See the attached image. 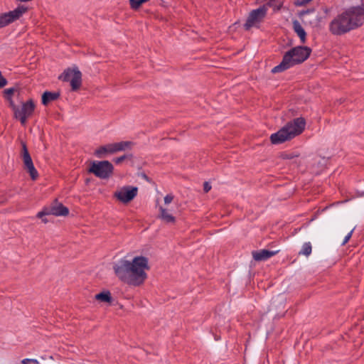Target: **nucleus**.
Instances as JSON below:
<instances>
[{"label": "nucleus", "instance_id": "nucleus-1", "mask_svg": "<svg viewBox=\"0 0 364 364\" xmlns=\"http://www.w3.org/2000/svg\"><path fill=\"white\" fill-rule=\"evenodd\" d=\"M113 269L120 281L130 286L139 287L147 278L149 260L143 256L135 257L132 261L122 259L114 264Z\"/></svg>", "mask_w": 364, "mask_h": 364}, {"label": "nucleus", "instance_id": "nucleus-2", "mask_svg": "<svg viewBox=\"0 0 364 364\" xmlns=\"http://www.w3.org/2000/svg\"><path fill=\"white\" fill-rule=\"evenodd\" d=\"M364 23V2L351 6L337 15L328 25L330 33L335 36L343 35L356 29Z\"/></svg>", "mask_w": 364, "mask_h": 364}, {"label": "nucleus", "instance_id": "nucleus-3", "mask_svg": "<svg viewBox=\"0 0 364 364\" xmlns=\"http://www.w3.org/2000/svg\"><path fill=\"white\" fill-rule=\"evenodd\" d=\"M311 49L307 46H296L287 53L283 56L282 62L272 68V73H282L297 64L305 61L310 55Z\"/></svg>", "mask_w": 364, "mask_h": 364}, {"label": "nucleus", "instance_id": "nucleus-4", "mask_svg": "<svg viewBox=\"0 0 364 364\" xmlns=\"http://www.w3.org/2000/svg\"><path fill=\"white\" fill-rule=\"evenodd\" d=\"M306 121L303 117H298L289 122L277 132L270 136L271 142L274 144H282L291 140L299 135L304 130Z\"/></svg>", "mask_w": 364, "mask_h": 364}, {"label": "nucleus", "instance_id": "nucleus-5", "mask_svg": "<svg viewBox=\"0 0 364 364\" xmlns=\"http://www.w3.org/2000/svg\"><path fill=\"white\" fill-rule=\"evenodd\" d=\"M114 166L109 161H93L87 171L101 179L109 178L113 173Z\"/></svg>", "mask_w": 364, "mask_h": 364}, {"label": "nucleus", "instance_id": "nucleus-6", "mask_svg": "<svg viewBox=\"0 0 364 364\" xmlns=\"http://www.w3.org/2000/svg\"><path fill=\"white\" fill-rule=\"evenodd\" d=\"M267 15V6H262L259 8L252 10L244 24L245 30H250L252 27H259L261 22Z\"/></svg>", "mask_w": 364, "mask_h": 364}, {"label": "nucleus", "instance_id": "nucleus-7", "mask_svg": "<svg viewBox=\"0 0 364 364\" xmlns=\"http://www.w3.org/2000/svg\"><path fill=\"white\" fill-rule=\"evenodd\" d=\"M35 104L33 100H29L22 104L21 107H18L14 112V117L19 119L21 124L25 126L27 122V119L29 118L34 112Z\"/></svg>", "mask_w": 364, "mask_h": 364}, {"label": "nucleus", "instance_id": "nucleus-8", "mask_svg": "<svg viewBox=\"0 0 364 364\" xmlns=\"http://www.w3.org/2000/svg\"><path fill=\"white\" fill-rule=\"evenodd\" d=\"M59 78L70 82L73 91L77 90L82 85V74L77 68L65 70Z\"/></svg>", "mask_w": 364, "mask_h": 364}, {"label": "nucleus", "instance_id": "nucleus-9", "mask_svg": "<svg viewBox=\"0 0 364 364\" xmlns=\"http://www.w3.org/2000/svg\"><path fill=\"white\" fill-rule=\"evenodd\" d=\"M137 187L126 186L116 191L114 196L121 203L127 204L137 196Z\"/></svg>", "mask_w": 364, "mask_h": 364}, {"label": "nucleus", "instance_id": "nucleus-10", "mask_svg": "<svg viewBox=\"0 0 364 364\" xmlns=\"http://www.w3.org/2000/svg\"><path fill=\"white\" fill-rule=\"evenodd\" d=\"M27 11V8L19 6L13 11L0 14V28L18 19Z\"/></svg>", "mask_w": 364, "mask_h": 364}, {"label": "nucleus", "instance_id": "nucleus-11", "mask_svg": "<svg viewBox=\"0 0 364 364\" xmlns=\"http://www.w3.org/2000/svg\"><path fill=\"white\" fill-rule=\"evenodd\" d=\"M68 213L69 210L68 208L64 206L62 203H55L51 205L49 209L39 212L37 214V217L42 218V221L46 223L48 220L46 218H43L44 215H53L55 216H66Z\"/></svg>", "mask_w": 364, "mask_h": 364}, {"label": "nucleus", "instance_id": "nucleus-12", "mask_svg": "<svg viewBox=\"0 0 364 364\" xmlns=\"http://www.w3.org/2000/svg\"><path fill=\"white\" fill-rule=\"evenodd\" d=\"M23 162V168L29 173L31 179L35 181L38 177V173L34 167L32 159L30 155L22 157Z\"/></svg>", "mask_w": 364, "mask_h": 364}, {"label": "nucleus", "instance_id": "nucleus-13", "mask_svg": "<svg viewBox=\"0 0 364 364\" xmlns=\"http://www.w3.org/2000/svg\"><path fill=\"white\" fill-rule=\"evenodd\" d=\"M279 252V250L269 251L267 250H260L258 251H253L252 255L255 261H264L272 257Z\"/></svg>", "mask_w": 364, "mask_h": 364}, {"label": "nucleus", "instance_id": "nucleus-14", "mask_svg": "<svg viewBox=\"0 0 364 364\" xmlns=\"http://www.w3.org/2000/svg\"><path fill=\"white\" fill-rule=\"evenodd\" d=\"M115 153L114 143L101 146L95 151V155L98 158H103L107 154H113Z\"/></svg>", "mask_w": 364, "mask_h": 364}, {"label": "nucleus", "instance_id": "nucleus-15", "mask_svg": "<svg viewBox=\"0 0 364 364\" xmlns=\"http://www.w3.org/2000/svg\"><path fill=\"white\" fill-rule=\"evenodd\" d=\"M293 28L295 33L299 37L301 42L304 43L306 42V33L300 23L298 21H294L293 22Z\"/></svg>", "mask_w": 364, "mask_h": 364}, {"label": "nucleus", "instance_id": "nucleus-16", "mask_svg": "<svg viewBox=\"0 0 364 364\" xmlns=\"http://www.w3.org/2000/svg\"><path fill=\"white\" fill-rule=\"evenodd\" d=\"M160 210V218L166 223H174L176 221L175 217H173L167 209L163 207L159 208Z\"/></svg>", "mask_w": 364, "mask_h": 364}, {"label": "nucleus", "instance_id": "nucleus-17", "mask_svg": "<svg viewBox=\"0 0 364 364\" xmlns=\"http://www.w3.org/2000/svg\"><path fill=\"white\" fill-rule=\"evenodd\" d=\"M60 96L59 92H45L42 95V103L47 105L49 102L57 100Z\"/></svg>", "mask_w": 364, "mask_h": 364}, {"label": "nucleus", "instance_id": "nucleus-18", "mask_svg": "<svg viewBox=\"0 0 364 364\" xmlns=\"http://www.w3.org/2000/svg\"><path fill=\"white\" fill-rule=\"evenodd\" d=\"M133 142L129 141H124L114 143L115 152L131 149L133 146Z\"/></svg>", "mask_w": 364, "mask_h": 364}, {"label": "nucleus", "instance_id": "nucleus-19", "mask_svg": "<svg viewBox=\"0 0 364 364\" xmlns=\"http://www.w3.org/2000/svg\"><path fill=\"white\" fill-rule=\"evenodd\" d=\"M95 298L96 300L102 302L111 303L112 301L111 293L109 291H102L96 294Z\"/></svg>", "mask_w": 364, "mask_h": 364}, {"label": "nucleus", "instance_id": "nucleus-20", "mask_svg": "<svg viewBox=\"0 0 364 364\" xmlns=\"http://www.w3.org/2000/svg\"><path fill=\"white\" fill-rule=\"evenodd\" d=\"M312 245L310 242H304L301 247V249L299 252V255H304L309 257L311 254Z\"/></svg>", "mask_w": 364, "mask_h": 364}, {"label": "nucleus", "instance_id": "nucleus-21", "mask_svg": "<svg viewBox=\"0 0 364 364\" xmlns=\"http://www.w3.org/2000/svg\"><path fill=\"white\" fill-rule=\"evenodd\" d=\"M149 0H129L131 8L133 9H137L140 7V6L149 1Z\"/></svg>", "mask_w": 364, "mask_h": 364}, {"label": "nucleus", "instance_id": "nucleus-22", "mask_svg": "<svg viewBox=\"0 0 364 364\" xmlns=\"http://www.w3.org/2000/svg\"><path fill=\"white\" fill-rule=\"evenodd\" d=\"M263 6H267V10L269 7H272L274 10H279L281 7L280 4H278V2L276 0H269L267 4H264Z\"/></svg>", "mask_w": 364, "mask_h": 364}, {"label": "nucleus", "instance_id": "nucleus-23", "mask_svg": "<svg viewBox=\"0 0 364 364\" xmlns=\"http://www.w3.org/2000/svg\"><path fill=\"white\" fill-rule=\"evenodd\" d=\"M22 150H21V157H24L26 156L30 155L26 144L25 142L21 141Z\"/></svg>", "mask_w": 364, "mask_h": 364}, {"label": "nucleus", "instance_id": "nucleus-24", "mask_svg": "<svg viewBox=\"0 0 364 364\" xmlns=\"http://www.w3.org/2000/svg\"><path fill=\"white\" fill-rule=\"evenodd\" d=\"M16 89L14 88V87H10V88H8V89H6L4 90V95H5V97L7 98L9 97V96H11L16 92Z\"/></svg>", "mask_w": 364, "mask_h": 364}, {"label": "nucleus", "instance_id": "nucleus-25", "mask_svg": "<svg viewBox=\"0 0 364 364\" xmlns=\"http://www.w3.org/2000/svg\"><path fill=\"white\" fill-rule=\"evenodd\" d=\"M355 230V228H353L348 233V235L345 237L343 241L342 242L341 245H345L350 239L352 234Z\"/></svg>", "mask_w": 364, "mask_h": 364}, {"label": "nucleus", "instance_id": "nucleus-26", "mask_svg": "<svg viewBox=\"0 0 364 364\" xmlns=\"http://www.w3.org/2000/svg\"><path fill=\"white\" fill-rule=\"evenodd\" d=\"M6 99L9 101L10 107L12 109L13 112H14L18 107V106L14 103L11 96H9V97Z\"/></svg>", "mask_w": 364, "mask_h": 364}, {"label": "nucleus", "instance_id": "nucleus-27", "mask_svg": "<svg viewBox=\"0 0 364 364\" xmlns=\"http://www.w3.org/2000/svg\"><path fill=\"white\" fill-rule=\"evenodd\" d=\"M173 196L171 194H168L164 197L165 204H169L172 202Z\"/></svg>", "mask_w": 364, "mask_h": 364}, {"label": "nucleus", "instance_id": "nucleus-28", "mask_svg": "<svg viewBox=\"0 0 364 364\" xmlns=\"http://www.w3.org/2000/svg\"><path fill=\"white\" fill-rule=\"evenodd\" d=\"M6 79L2 76L1 73L0 72V88L4 87L5 85H6Z\"/></svg>", "mask_w": 364, "mask_h": 364}, {"label": "nucleus", "instance_id": "nucleus-29", "mask_svg": "<svg viewBox=\"0 0 364 364\" xmlns=\"http://www.w3.org/2000/svg\"><path fill=\"white\" fill-rule=\"evenodd\" d=\"M309 4L308 0H297L295 4L298 6H303Z\"/></svg>", "mask_w": 364, "mask_h": 364}, {"label": "nucleus", "instance_id": "nucleus-30", "mask_svg": "<svg viewBox=\"0 0 364 364\" xmlns=\"http://www.w3.org/2000/svg\"><path fill=\"white\" fill-rule=\"evenodd\" d=\"M127 158V156L126 155H124V156H119V157H117L116 159H114V162L116 164H120L122 163L125 159Z\"/></svg>", "mask_w": 364, "mask_h": 364}, {"label": "nucleus", "instance_id": "nucleus-31", "mask_svg": "<svg viewBox=\"0 0 364 364\" xmlns=\"http://www.w3.org/2000/svg\"><path fill=\"white\" fill-rule=\"evenodd\" d=\"M211 189V186L209 183L205 182L203 184V190L205 193H208Z\"/></svg>", "mask_w": 364, "mask_h": 364}, {"label": "nucleus", "instance_id": "nucleus-32", "mask_svg": "<svg viewBox=\"0 0 364 364\" xmlns=\"http://www.w3.org/2000/svg\"><path fill=\"white\" fill-rule=\"evenodd\" d=\"M294 156H295L291 154H287L284 155V159H292L294 158Z\"/></svg>", "mask_w": 364, "mask_h": 364}, {"label": "nucleus", "instance_id": "nucleus-33", "mask_svg": "<svg viewBox=\"0 0 364 364\" xmlns=\"http://www.w3.org/2000/svg\"><path fill=\"white\" fill-rule=\"evenodd\" d=\"M22 364H31V359L30 358H25L21 360Z\"/></svg>", "mask_w": 364, "mask_h": 364}, {"label": "nucleus", "instance_id": "nucleus-34", "mask_svg": "<svg viewBox=\"0 0 364 364\" xmlns=\"http://www.w3.org/2000/svg\"><path fill=\"white\" fill-rule=\"evenodd\" d=\"M31 363L33 364H40L38 360L36 359H31Z\"/></svg>", "mask_w": 364, "mask_h": 364}, {"label": "nucleus", "instance_id": "nucleus-35", "mask_svg": "<svg viewBox=\"0 0 364 364\" xmlns=\"http://www.w3.org/2000/svg\"><path fill=\"white\" fill-rule=\"evenodd\" d=\"M143 178L146 180H148V176L146 174H143Z\"/></svg>", "mask_w": 364, "mask_h": 364}, {"label": "nucleus", "instance_id": "nucleus-36", "mask_svg": "<svg viewBox=\"0 0 364 364\" xmlns=\"http://www.w3.org/2000/svg\"><path fill=\"white\" fill-rule=\"evenodd\" d=\"M324 11H325V13H327L328 11V9L327 8H325Z\"/></svg>", "mask_w": 364, "mask_h": 364}, {"label": "nucleus", "instance_id": "nucleus-37", "mask_svg": "<svg viewBox=\"0 0 364 364\" xmlns=\"http://www.w3.org/2000/svg\"><path fill=\"white\" fill-rule=\"evenodd\" d=\"M312 1V0H308L309 3L310 1Z\"/></svg>", "mask_w": 364, "mask_h": 364}]
</instances>
